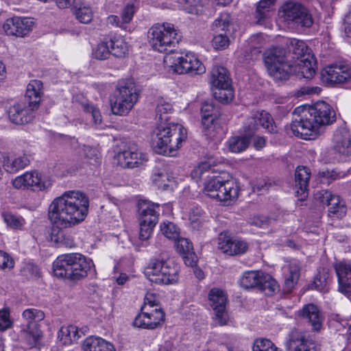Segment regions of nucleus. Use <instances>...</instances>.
I'll list each match as a JSON object with an SVG mask.
<instances>
[{
    "label": "nucleus",
    "mask_w": 351,
    "mask_h": 351,
    "mask_svg": "<svg viewBox=\"0 0 351 351\" xmlns=\"http://www.w3.org/2000/svg\"><path fill=\"white\" fill-rule=\"evenodd\" d=\"M275 1L276 0H260L258 1L254 13L256 24L266 25L268 23Z\"/></svg>",
    "instance_id": "cd10ccee"
},
{
    "label": "nucleus",
    "mask_w": 351,
    "mask_h": 351,
    "mask_svg": "<svg viewBox=\"0 0 351 351\" xmlns=\"http://www.w3.org/2000/svg\"><path fill=\"white\" fill-rule=\"evenodd\" d=\"M311 172L306 167H298L295 172V195L299 200H304L308 196V184Z\"/></svg>",
    "instance_id": "b1692460"
},
{
    "label": "nucleus",
    "mask_w": 351,
    "mask_h": 351,
    "mask_svg": "<svg viewBox=\"0 0 351 351\" xmlns=\"http://www.w3.org/2000/svg\"><path fill=\"white\" fill-rule=\"evenodd\" d=\"M213 44L217 49H225L229 46L230 39L226 34H218L214 36Z\"/></svg>",
    "instance_id": "13d9d810"
},
{
    "label": "nucleus",
    "mask_w": 351,
    "mask_h": 351,
    "mask_svg": "<svg viewBox=\"0 0 351 351\" xmlns=\"http://www.w3.org/2000/svg\"><path fill=\"white\" fill-rule=\"evenodd\" d=\"M213 95L219 102L228 104L234 98V93L231 84L228 87L215 88Z\"/></svg>",
    "instance_id": "09e8293b"
},
{
    "label": "nucleus",
    "mask_w": 351,
    "mask_h": 351,
    "mask_svg": "<svg viewBox=\"0 0 351 351\" xmlns=\"http://www.w3.org/2000/svg\"><path fill=\"white\" fill-rule=\"evenodd\" d=\"M14 262L7 253L0 250V269L10 270L14 267Z\"/></svg>",
    "instance_id": "052dcab7"
},
{
    "label": "nucleus",
    "mask_w": 351,
    "mask_h": 351,
    "mask_svg": "<svg viewBox=\"0 0 351 351\" xmlns=\"http://www.w3.org/2000/svg\"><path fill=\"white\" fill-rule=\"evenodd\" d=\"M43 83L40 80H34L27 84L25 97L32 110L38 108L41 100Z\"/></svg>",
    "instance_id": "7c9ffc66"
},
{
    "label": "nucleus",
    "mask_w": 351,
    "mask_h": 351,
    "mask_svg": "<svg viewBox=\"0 0 351 351\" xmlns=\"http://www.w3.org/2000/svg\"><path fill=\"white\" fill-rule=\"evenodd\" d=\"M212 169V166L208 161L202 162L196 166L191 172V177L198 181L204 175Z\"/></svg>",
    "instance_id": "6e6d98bb"
},
{
    "label": "nucleus",
    "mask_w": 351,
    "mask_h": 351,
    "mask_svg": "<svg viewBox=\"0 0 351 351\" xmlns=\"http://www.w3.org/2000/svg\"><path fill=\"white\" fill-rule=\"evenodd\" d=\"M204 213L199 206L193 207L189 212V221L193 229L198 230L204 223Z\"/></svg>",
    "instance_id": "8fccbe9b"
},
{
    "label": "nucleus",
    "mask_w": 351,
    "mask_h": 351,
    "mask_svg": "<svg viewBox=\"0 0 351 351\" xmlns=\"http://www.w3.org/2000/svg\"><path fill=\"white\" fill-rule=\"evenodd\" d=\"M288 43L293 53L297 58V62L300 59L307 57L308 55H311V49L304 41L296 38H289L288 39Z\"/></svg>",
    "instance_id": "ea45409f"
},
{
    "label": "nucleus",
    "mask_w": 351,
    "mask_h": 351,
    "mask_svg": "<svg viewBox=\"0 0 351 351\" xmlns=\"http://www.w3.org/2000/svg\"><path fill=\"white\" fill-rule=\"evenodd\" d=\"M231 19L228 13H221L213 22V29L216 32H226L230 25Z\"/></svg>",
    "instance_id": "603ef678"
},
{
    "label": "nucleus",
    "mask_w": 351,
    "mask_h": 351,
    "mask_svg": "<svg viewBox=\"0 0 351 351\" xmlns=\"http://www.w3.org/2000/svg\"><path fill=\"white\" fill-rule=\"evenodd\" d=\"M216 109L213 104L208 102H204L201 108L202 123L204 130L207 132V135L211 136V132L215 129V122L216 121Z\"/></svg>",
    "instance_id": "c85d7f7f"
},
{
    "label": "nucleus",
    "mask_w": 351,
    "mask_h": 351,
    "mask_svg": "<svg viewBox=\"0 0 351 351\" xmlns=\"http://www.w3.org/2000/svg\"><path fill=\"white\" fill-rule=\"evenodd\" d=\"M330 282L329 273L327 269L322 268L318 270L314 280L308 285V289H316L321 292L328 291V285Z\"/></svg>",
    "instance_id": "58836bf2"
},
{
    "label": "nucleus",
    "mask_w": 351,
    "mask_h": 351,
    "mask_svg": "<svg viewBox=\"0 0 351 351\" xmlns=\"http://www.w3.org/2000/svg\"><path fill=\"white\" fill-rule=\"evenodd\" d=\"M293 114L290 129L293 134L304 139L314 138L319 134L322 126L332 123L336 119L330 106L323 101L310 106L297 107Z\"/></svg>",
    "instance_id": "f03ea898"
},
{
    "label": "nucleus",
    "mask_w": 351,
    "mask_h": 351,
    "mask_svg": "<svg viewBox=\"0 0 351 351\" xmlns=\"http://www.w3.org/2000/svg\"><path fill=\"white\" fill-rule=\"evenodd\" d=\"M320 88L319 87H302L298 90L297 96L300 97L305 95L318 94Z\"/></svg>",
    "instance_id": "338daca9"
},
{
    "label": "nucleus",
    "mask_w": 351,
    "mask_h": 351,
    "mask_svg": "<svg viewBox=\"0 0 351 351\" xmlns=\"http://www.w3.org/2000/svg\"><path fill=\"white\" fill-rule=\"evenodd\" d=\"M162 234L169 239L176 241L180 237V230L171 221H165L160 225Z\"/></svg>",
    "instance_id": "c03bdc74"
},
{
    "label": "nucleus",
    "mask_w": 351,
    "mask_h": 351,
    "mask_svg": "<svg viewBox=\"0 0 351 351\" xmlns=\"http://www.w3.org/2000/svg\"><path fill=\"white\" fill-rule=\"evenodd\" d=\"M165 62L169 64L173 72L191 75H202L206 72V67L197 56L188 52L181 56L166 57Z\"/></svg>",
    "instance_id": "f8f14e48"
},
{
    "label": "nucleus",
    "mask_w": 351,
    "mask_h": 351,
    "mask_svg": "<svg viewBox=\"0 0 351 351\" xmlns=\"http://www.w3.org/2000/svg\"><path fill=\"white\" fill-rule=\"evenodd\" d=\"M344 32L348 37H351V12L345 16Z\"/></svg>",
    "instance_id": "774afa93"
},
{
    "label": "nucleus",
    "mask_w": 351,
    "mask_h": 351,
    "mask_svg": "<svg viewBox=\"0 0 351 351\" xmlns=\"http://www.w3.org/2000/svg\"><path fill=\"white\" fill-rule=\"evenodd\" d=\"M335 149L340 154L351 156V134L346 128L338 129L333 137Z\"/></svg>",
    "instance_id": "bb28decb"
},
{
    "label": "nucleus",
    "mask_w": 351,
    "mask_h": 351,
    "mask_svg": "<svg viewBox=\"0 0 351 351\" xmlns=\"http://www.w3.org/2000/svg\"><path fill=\"white\" fill-rule=\"evenodd\" d=\"M209 83L213 87H228L231 84L227 69L223 66H214L209 75Z\"/></svg>",
    "instance_id": "f704fd0d"
},
{
    "label": "nucleus",
    "mask_w": 351,
    "mask_h": 351,
    "mask_svg": "<svg viewBox=\"0 0 351 351\" xmlns=\"http://www.w3.org/2000/svg\"><path fill=\"white\" fill-rule=\"evenodd\" d=\"M52 184L53 181L49 177L43 176L37 171H26L12 181V185L16 189H31L37 191L47 190Z\"/></svg>",
    "instance_id": "4468645a"
},
{
    "label": "nucleus",
    "mask_w": 351,
    "mask_h": 351,
    "mask_svg": "<svg viewBox=\"0 0 351 351\" xmlns=\"http://www.w3.org/2000/svg\"><path fill=\"white\" fill-rule=\"evenodd\" d=\"M173 111V106L171 103L164 99H159L156 108V117L160 123H166L168 120V114Z\"/></svg>",
    "instance_id": "37998d69"
},
{
    "label": "nucleus",
    "mask_w": 351,
    "mask_h": 351,
    "mask_svg": "<svg viewBox=\"0 0 351 351\" xmlns=\"http://www.w3.org/2000/svg\"><path fill=\"white\" fill-rule=\"evenodd\" d=\"M34 24L31 18L14 16L6 19L3 27L7 35L24 37L32 32Z\"/></svg>",
    "instance_id": "412c9836"
},
{
    "label": "nucleus",
    "mask_w": 351,
    "mask_h": 351,
    "mask_svg": "<svg viewBox=\"0 0 351 351\" xmlns=\"http://www.w3.org/2000/svg\"><path fill=\"white\" fill-rule=\"evenodd\" d=\"M144 273L152 282L170 285L178 282L180 269L172 261L152 259L145 267Z\"/></svg>",
    "instance_id": "1a4fd4ad"
},
{
    "label": "nucleus",
    "mask_w": 351,
    "mask_h": 351,
    "mask_svg": "<svg viewBox=\"0 0 351 351\" xmlns=\"http://www.w3.org/2000/svg\"><path fill=\"white\" fill-rule=\"evenodd\" d=\"M175 245L177 252L182 256L185 264L193 267L195 265L193 243L188 239L179 237L175 241Z\"/></svg>",
    "instance_id": "c756f323"
},
{
    "label": "nucleus",
    "mask_w": 351,
    "mask_h": 351,
    "mask_svg": "<svg viewBox=\"0 0 351 351\" xmlns=\"http://www.w3.org/2000/svg\"><path fill=\"white\" fill-rule=\"evenodd\" d=\"M93 267V261L82 254H64L53 261V272L58 278L77 281L86 277Z\"/></svg>",
    "instance_id": "423d86ee"
},
{
    "label": "nucleus",
    "mask_w": 351,
    "mask_h": 351,
    "mask_svg": "<svg viewBox=\"0 0 351 351\" xmlns=\"http://www.w3.org/2000/svg\"><path fill=\"white\" fill-rule=\"evenodd\" d=\"M139 239L141 241H146L151 237L155 226H151L150 224L143 223L142 221H139Z\"/></svg>",
    "instance_id": "e2e57ef3"
},
{
    "label": "nucleus",
    "mask_w": 351,
    "mask_h": 351,
    "mask_svg": "<svg viewBox=\"0 0 351 351\" xmlns=\"http://www.w3.org/2000/svg\"><path fill=\"white\" fill-rule=\"evenodd\" d=\"M29 162V156L23 154L14 158L4 157L3 167L7 171L14 173L25 168Z\"/></svg>",
    "instance_id": "c9c22d12"
},
{
    "label": "nucleus",
    "mask_w": 351,
    "mask_h": 351,
    "mask_svg": "<svg viewBox=\"0 0 351 351\" xmlns=\"http://www.w3.org/2000/svg\"><path fill=\"white\" fill-rule=\"evenodd\" d=\"M160 204L144 200L138 204V220L143 223L156 226L159 218Z\"/></svg>",
    "instance_id": "5701e85b"
},
{
    "label": "nucleus",
    "mask_w": 351,
    "mask_h": 351,
    "mask_svg": "<svg viewBox=\"0 0 351 351\" xmlns=\"http://www.w3.org/2000/svg\"><path fill=\"white\" fill-rule=\"evenodd\" d=\"M12 326V321L10 317V311L8 308L0 310V330L4 331Z\"/></svg>",
    "instance_id": "bf43d9fd"
},
{
    "label": "nucleus",
    "mask_w": 351,
    "mask_h": 351,
    "mask_svg": "<svg viewBox=\"0 0 351 351\" xmlns=\"http://www.w3.org/2000/svg\"><path fill=\"white\" fill-rule=\"evenodd\" d=\"M82 349L83 351H116L112 343L99 337H87Z\"/></svg>",
    "instance_id": "2f4dec72"
},
{
    "label": "nucleus",
    "mask_w": 351,
    "mask_h": 351,
    "mask_svg": "<svg viewBox=\"0 0 351 351\" xmlns=\"http://www.w3.org/2000/svg\"><path fill=\"white\" fill-rule=\"evenodd\" d=\"M285 287L291 291L297 285L300 278V267L298 264L290 263L284 267Z\"/></svg>",
    "instance_id": "e433bc0d"
},
{
    "label": "nucleus",
    "mask_w": 351,
    "mask_h": 351,
    "mask_svg": "<svg viewBox=\"0 0 351 351\" xmlns=\"http://www.w3.org/2000/svg\"><path fill=\"white\" fill-rule=\"evenodd\" d=\"M84 110L87 112L93 119L96 125H100L101 123V116L99 110L90 104H83Z\"/></svg>",
    "instance_id": "4d7b16f0"
},
{
    "label": "nucleus",
    "mask_w": 351,
    "mask_h": 351,
    "mask_svg": "<svg viewBox=\"0 0 351 351\" xmlns=\"http://www.w3.org/2000/svg\"><path fill=\"white\" fill-rule=\"evenodd\" d=\"M252 351H280L269 339L258 338L254 340Z\"/></svg>",
    "instance_id": "3c124183"
},
{
    "label": "nucleus",
    "mask_w": 351,
    "mask_h": 351,
    "mask_svg": "<svg viewBox=\"0 0 351 351\" xmlns=\"http://www.w3.org/2000/svg\"><path fill=\"white\" fill-rule=\"evenodd\" d=\"M44 312L35 308H29L22 313L23 319L27 325L21 330V337L27 346L35 347L40 340L43 332L38 322L45 319Z\"/></svg>",
    "instance_id": "9b49d317"
},
{
    "label": "nucleus",
    "mask_w": 351,
    "mask_h": 351,
    "mask_svg": "<svg viewBox=\"0 0 351 351\" xmlns=\"http://www.w3.org/2000/svg\"><path fill=\"white\" fill-rule=\"evenodd\" d=\"M209 304L215 311V319L221 326L229 319L226 306L228 300L226 293L219 288H213L208 293Z\"/></svg>",
    "instance_id": "f3484780"
},
{
    "label": "nucleus",
    "mask_w": 351,
    "mask_h": 351,
    "mask_svg": "<svg viewBox=\"0 0 351 351\" xmlns=\"http://www.w3.org/2000/svg\"><path fill=\"white\" fill-rule=\"evenodd\" d=\"M108 43L112 56L123 58L128 53V45L122 36H114Z\"/></svg>",
    "instance_id": "4c0bfd02"
},
{
    "label": "nucleus",
    "mask_w": 351,
    "mask_h": 351,
    "mask_svg": "<svg viewBox=\"0 0 351 351\" xmlns=\"http://www.w3.org/2000/svg\"><path fill=\"white\" fill-rule=\"evenodd\" d=\"M32 108L27 107L25 103L20 102L10 106L8 117L11 122L17 125H23L30 122L33 118Z\"/></svg>",
    "instance_id": "393cba45"
},
{
    "label": "nucleus",
    "mask_w": 351,
    "mask_h": 351,
    "mask_svg": "<svg viewBox=\"0 0 351 351\" xmlns=\"http://www.w3.org/2000/svg\"><path fill=\"white\" fill-rule=\"evenodd\" d=\"M316 199L323 205L328 207L330 215L339 219L343 218L347 211L345 202L338 195H333L328 191H321L317 193Z\"/></svg>",
    "instance_id": "aec40b11"
},
{
    "label": "nucleus",
    "mask_w": 351,
    "mask_h": 351,
    "mask_svg": "<svg viewBox=\"0 0 351 351\" xmlns=\"http://www.w3.org/2000/svg\"><path fill=\"white\" fill-rule=\"evenodd\" d=\"M138 99L134 83L130 80H120L110 98L112 112L125 116L133 108Z\"/></svg>",
    "instance_id": "6e6552de"
},
{
    "label": "nucleus",
    "mask_w": 351,
    "mask_h": 351,
    "mask_svg": "<svg viewBox=\"0 0 351 351\" xmlns=\"http://www.w3.org/2000/svg\"><path fill=\"white\" fill-rule=\"evenodd\" d=\"M300 315L308 319L314 330H319L322 327L323 317L316 305L308 304L304 306Z\"/></svg>",
    "instance_id": "72a5a7b5"
},
{
    "label": "nucleus",
    "mask_w": 351,
    "mask_h": 351,
    "mask_svg": "<svg viewBox=\"0 0 351 351\" xmlns=\"http://www.w3.org/2000/svg\"><path fill=\"white\" fill-rule=\"evenodd\" d=\"M148 40L155 51L160 53L171 51V48L179 40L178 30L168 23L154 25L149 29Z\"/></svg>",
    "instance_id": "9d476101"
},
{
    "label": "nucleus",
    "mask_w": 351,
    "mask_h": 351,
    "mask_svg": "<svg viewBox=\"0 0 351 351\" xmlns=\"http://www.w3.org/2000/svg\"><path fill=\"white\" fill-rule=\"evenodd\" d=\"M242 287L248 289L258 287L261 290L269 288L271 291H275L278 286L276 282L268 274H265L261 271H247L243 273L240 280Z\"/></svg>",
    "instance_id": "dca6fc26"
},
{
    "label": "nucleus",
    "mask_w": 351,
    "mask_h": 351,
    "mask_svg": "<svg viewBox=\"0 0 351 351\" xmlns=\"http://www.w3.org/2000/svg\"><path fill=\"white\" fill-rule=\"evenodd\" d=\"M115 160L121 167L133 169L143 166L147 161V157L136 145H132L119 152Z\"/></svg>",
    "instance_id": "a211bd4d"
},
{
    "label": "nucleus",
    "mask_w": 351,
    "mask_h": 351,
    "mask_svg": "<svg viewBox=\"0 0 351 351\" xmlns=\"http://www.w3.org/2000/svg\"><path fill=\"white\" fill-rule=\"evenodd\" d=\"M339 282V290L345 294L351 293V263L340 262L334 266Z\"/></svg>",
    "instance_id": "a878e982"
},
{
    "label": "nucleus",
    "mask_w": 351,
    "mask_h": 351,
    "mask_svg": "<svg viewBox=\"0 0 351 351\" xmlns=\"http://www.w3.org/2000/svg\"><path fill=\"white\" fill-rule=\"evenodd\" d=\"M218 247L228 255H238L245 253L248 245L245 241L233 240L225 234H220L218 238Z\"/></svg>",
    "instance_id": "4be33fe9"
},
{
    "label": "nucleus",
    "mask_w": 351,
    "mask_h": 351,
    "mask_svg": "<svg viewBox=\"0 0 351 351\" xmlns=\"http://www.w3.org/2000/svg\"><path fill=\"white\" fill-rule=\"evenodd\" d=\"M76 19L82 23H89L93 17L92 8L86 4H81L75 10Z\"/></svg>",
    "instance_id": "de8ad7c7"
},
{
    "label": "nucleus",
    "mask_w": 351,
    "mask_h": 351,
    "mask_svg": "<svg viewBox=\"0 0 351 351\" xmlns=\"http://www.w3.org/2000/svg\"><path fill=\"white\" fill-rule=\"evenodd\" d=\"M133 324L135 327L145 329H149V326H152L151 322L149 324L148 315H146L145 311L140 313L135 317Z\"/></svg>",
    "instance_id": "680f3d73"
},
{
    "label": "nucleus",
    "mask_w": 351,
    "mask_h": 351,
    "mask_svg": "<svg viewBox=\"0 0 351 351\" xmlns=\"http://www.w3.org/2000/svg\"><path fill=\"white\" fill-rule=\"evenodd\" d=\"M322 80L327 84H343L351 78V64L339 62L325 66L321 72Z\"/></svg>",
    "instance_id": "2eb2a0df"
},
{
    "label": "nucleus",
    "mask_w": 351,
    "mask_h": 351,
    "mask_svg": "<svg viewBox=\"0 0 351 351\" xmlns=\"http://www.w3.org/2000/svg\"><path fill=\"white\" fill-rule=\"evenodd\" d=\"M319 175L321 178V182L323 183L330 184L334 180L343 178L346 176V173L342 171H337L335 169L325 170L319 171Z\"/></svg>",
    "instance_id": "864d4df0"
},
{
    "label": "nucleus",
    "mask_w": 351,
    "mask_h": 351,
    "mask_svg": "<svg viewBox=\"0 0 351 351\" xmlns=\"http://www.w3.org/2000/svg\"><path fill=\"white\" fill-rule=\"evenodd\" d=\"M81 330L73 325L62 326L58 332V343L62 346H67L76 341L82 336Z\"/></svg>",
    "instance_id": "473e14b6"
},
{
    "label": "nucleus",
    "mask_w": 351,
    "mask_h": 351,
    "mask_svg": "<svg viewBox=\"0 0 351 351\" xmlns=\"http://www.w3.org/2000/svg\"><path fill=\"white\" fill-rule=\"evenodd\" d=\"M288 351H317L315 341L304 331L293 330L286 343Z\"/></svg>",
    "instance_id": "6ab92c4d"
},
{
    "label": "nucleus",
    "mask_w": 351,
    "mask_h": 351,
    "mask_svg": "<svg viewBox=\"0 0 351 351\" xmlns=\"http://www.w3.org/2000/svg\"><path fill=\"white\" fill-rule=\"evenodd\" d=\"M110 54L111 52L108 41H103L99 43L93 51V58L99 60L108 59Z\"/></svg>",
    "instance_id": "5fc2aeb1"
},
{
    "label": "nucleus",
    "mask_w": 351,
    "mask_h": 351,
    "mask_svg": "<svg viewBox=\"0 0 351 351\" xmlns=\"http://www.w3.org/2000/svg\"><path fill=\"white\" fill-rule=\"evenodd\" d=\"M88 208V197L80 191H68L56 197L48 208V218L53 225L51 241L58 247H74L75 242L71 232L64 229L82 223Z\"/></svg>",
    "instance_id": "f257e3e1"
},
{
    "label": "nucleus",
    "mask_w": 351,
    "mask_h": 351,
    "mask_svg": "<svg viewBox=\"0 0 351 351\" xmlns=\"http://www.w3.org/2000/svg\"><path fill=\"white\" fill-rule=\"evenodd\" d=\"M240 187L232 177L221 176L209 178L204 183V192L210 198L228 205L237 199Z\"/></svg>",
    "instance_id": "0eeeda50"
},
{
    "label": "nucleus",
    "mask_w": 351,
    "mask_h": 351,
    "mask_svg": "<svg viewBox=\"0 0 351 351\" xmlns=\"http://www.w3.org/2000/svg\"><path fill=\"white\" fill-rule=\"evenodd\" d=\"M180 6L186 12L199 15L204 12V0H179Z\"/></svg>",
    "instance_id": "a19ab883"
},
{
    "label": "nucleus",
    "mask_w": 351,
    "mask_h": 351,
    "mask_svg": "<svg viewBox=\"0 0 351 351\" xmlns=\"http://www.w3.org/2000/svg\"><path fill=\"white\" fill-rule=\"evenodd\" d=\"M280 17L288 23H293L302 27H310L313 23L312 15L301 3L288 1L280 11Z\"/></svg>",
    "instance_id": "ddd939ff"
},
{
    "label": "nucleus",
    "mask_w": 351,
    "mask_h": 351,
    "mask_svg": "<svg viewBox=\"0 0 351 351\" xmlns=\"http://www.w3.org/2000/svg\"><path fill=\"white\" fill-rule=\"evenodd\" d=\"M145 313L148 315L149 324L150 322L152 324V326H149V330L157 328L164 322L165 313L160 307L146 310Z\"/></svg>",
    "instance_id": "a18cd8bd"
},
{
    "label": "nucleus",
    "mask_w": 351,
    "mask_h": 351,
    "mask_svg": "<svg viewBox=\"0 0 351 351\" xmlns=\"http://www.w3.org/2000/svg\"><path fill=\"white\" fill-rule=\"evenodd\" d=\"M152 180L158 189L165 190L169 186V176L165 169H155L152 175Z\"/></svg>",
    "instance_id": "49530a36"
},
{
    "label": "nucleus",
    "mask_w": 351,
    "mask_h": 351,
    "mask_svg": "<svg viewBox=\"0 0 351 351\" xmlns=\"http://www.w3.org/2000/svg\"><path fill=\"white\" fill-rule=\"evenodd\" d=\"M135 12L134 6L132 4L127 5L124 9L123 10L121 14V19L122 20V23L125 24L129 23L134 16Z\"/></svg>",
    "instance_id": "0e129e2a"
},
{
    "label": "nucleus",
    "mask_w": 351,
    "mask_h": 351,
    "mask_svg": "<svg viewBox=\"0 0 351 351\" xmlns=\"http://www.w3.org/2000/svg\"><path fill=\"white\" fill-rule=\"evenodd\" d=\"M265 64L269 75L276 81L287 80L291 73L296 70L306 79H311L315 74L316 62L312 55L298 61L293 69L286 60L285 51L282 48L271 49L265 57Z\"/></svg>",
    "instance_id": "7ed1b4c3"
},
{
    "label": "nucleus",
    "mask_w": 351,
    "mask_h": 351,
    "mask_svg": "<svg viewBox=\"0 0 351 351\" xmlns=\"http://www.w3.org/2000/svg\"><path fill=\"white\" fill-rule=\"evenodd\" d=\"M24 271L28 272L31 277L39 276V268L36 265L29 263H27L24 267Z\"/></svg>",
    "instance_id": "69168bd1"
},
{
    "label": "nucleus",
    "mask_w": 351,
    "mask_h": 351,
    "mask_svg": "<svg viewBox=\"0 0 351 351\" xmlns=\"http://www.w3.org/2000/svg\"><path fill=\"white\" fill-rule=\"evenodd\" d=\"M186 138V130L182 125L160 123L152 135V147L158 154L173 155Z\"/></svg>",
    "instance_id": "39448f33"
},
{
    "label": "nucleus",
    "mask_w": 351,
    "mask_h": 351,
    "mask_svg": "<svg viewBox=\"0 0 351 351\" xmlns=\"http://www.w3.org/2000/svg\"><path fill=\"white\" fill-rule=\"evenodd\" d=\"M1 216L3 221L12 229L23 230L25 225V220L23 217L14 215L10 212H3Z\"/></svg>",
    "instance_id": "79ce46f5"
},
{
    "label": "nucleus",
    "mask_w": 351,
    "mask_h": 351,
    "mask_svg": "<svg viewBox=\"0 0 351 351\" xmlns=\"http://www.w3.org/2000/svg\"><path fill=\"white\" fill-rule=\"evenodd\" d=\"M260 128L265 129L272 133L276 132V125L271 114L264 110L253 111L243 123V130L244 136H234L228 141L230 151L233 153H241L248 147L252 133Z\"/></svg>",
    "instance_id": "20e7f679"
}]
</instances>
